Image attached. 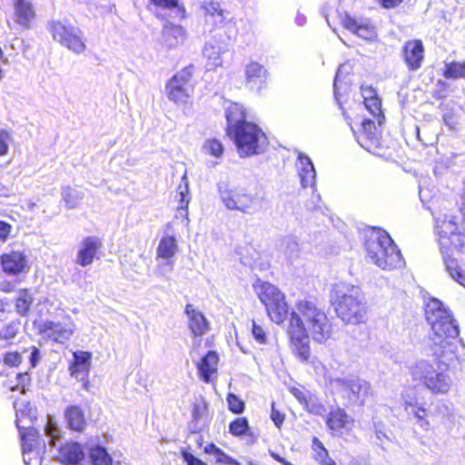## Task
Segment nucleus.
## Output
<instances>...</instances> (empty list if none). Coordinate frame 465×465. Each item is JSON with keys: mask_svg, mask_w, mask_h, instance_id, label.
Wrapping results in <instances>:
<instances>
[{"mask_svg": "<svg viewBox=\"0 0 465 465\" xmlns=\"http://www.w3.org/2000/svg\"><path fill=\"white\" fill-rule=\"evenodd\" d=\"M252 287L272 322L281 325L290 314L286 334L291 351L301 361L308 362L311 358L310 335L319 343L331 337L333 328L327 312L316 301L302 299L296 302L290 313L286 296L277 286L258 279Z\"/></svg>", "mask_w": 465, "mask_h": 465, "instance_id": "obj_1", "label": "nucleus"}, {"mask_svg": "<svg viewBox=\"0 0 465 465\" xmlns=\"http://www.w3.org/2000/svg\"><path fill=\"white\" fill-rule=\"evenodd\" d=\"M361 95L365 108L372 115L373 119L364 118L361 127L353 131L357 143L366 151L376 154L383 155L387 146L382 139L381 127L385 120L381 110V100L376 89L371 85L361 86Z\"/></svg>", "mask_w": 465, "mask_h": 465, "instance_id": "obj_2", "label": "nucleus"}, {"mask_svg": "<svg viewBox=\"0 0 465 465\" xmlns=\"http://www.w3.org/2000/svg\"><path fill=\"white\" fill-rule=\"evenodd\" d=\"M425 318L431 326L434 334V345L440 350H434L433 355L440 359L445 349L451 345L450 340L459 336V327L451 313L443 307L442 303L431 298L425 306Z\"/></svg>", "mask_w": 465, "mask_h": 465, "instance_id": "obj_3", "label": "nucleus"}, {"mask_svg": "<svg viewBox=\"0 0 465 465\" xmlns=\"http://www.w3.org/2000/svg\"><path fill=\"white\" fill-rule=\"evenodd\" d=\"M365 249L371 262L382 270H395L404 265L400 249L383 229H373L365 242Z\"/></svg>", "mask_w": 465, "mask_h": 465, "instance_id": "obj_4", "label": "nucleus"}, {"mask_svg": "<svg viewBox=\"0 0 465 465\" xmlns=\"http://www.w3.org/2000/svg\"><path fill=\"white\" fill-rule=\"evenodd\" d=\"M331 305L336 316L346 325H360L367 322L368 308L363 294L355 286L345 291L335 290Z\"/></svg>", "mask_w": 465, "mask_h": 465, "instance_id": "obj_5", "label": "nucleus"}, {"mask_svg": "<svg viewBox=\"0 0 465 465\" xmlns=\"http://www.w3.org/2000/svg\"><path fill=\"white\" fill-rule=\"evenodd\" d=\"M448 365L438 363V369L428 361L417 362L411 369V376L420 381L432 394H446L450 389V379L446 373Z\"/></svg>", "mask_w": 465, "mask_h": 465, "instance_id": "obj_6", "label": "nucleus"}, {"mask_svg": "<svg viewBox=\"0 0 465 465\" xmlns=\"http://www.w3.org/2000/svg\"><path fill=\"white\" fill-rule=\"evenodd\" d=\"M203 21L218 45H226L237 34L236 23L224 16V11L218 3L210 2L203 5Z\"/></svg>", "mask_w": 465, "mask_h": 465, "instance_id": "obj_7", "label": "nucleus"}, {"mask_svg": "<svg viewBox=\"0 0 465 465\" xmlns=\"http://www.w3.org/2000/svg\"><path fill=\"white\" fill-rule=\"evenodd\" d=\"M234 142L241 157H249L262 151V143L266 140L265 134L254 123L250 122L226 133Z\"/></svg>", "mask_w": 465, "mask_h": 465, "instance_id": "obj_8", "label": "nucleus"}, {"mask_svg": "<svg viewBox=\"0 0 465 465\" xmlns=\"http://www.w3.org/2000/svg\"><path fill=\"white\" fill-rule=\"evenodd\" d=\"M193 90L192 65L182 68L165 84L167 98L179 107L192 106Z\"/></svg>", "mask_w": 465, "mask_h": 465, "instance_id": "obj_9", "label": "nucleus"}, {"mask_svg": "<svg viewBox=\"0 0 465 465\" xmlns=\"http://www.w3.org/2000/svg\"><path fill=\"white\" fill-rule=\"evenodd\" d=\"M49 29L54 40L74 52L82 54L86 50V39L79 27L66 21H52Z\"/></svg>", "mask_w": 465, "mask_h": 465, "instance_id": "obj_10", "label": "nucleus"}, {"mask_svg": "<svg viewBox=\"0 0 465 465\" xmlns=\"http://www.w3.org/2000/svg\"><path fill=\"white\" fill-rule=\"evenodd\" d=\"M402 406L405 411L411 410L417 424L425 430L430 428L431 422L441 421L447 416L448 411L445 404L433 401L418 403L416 401L409 400L404 401Z\"/></svg>", "mask_w": 465, "mask_h": 465, "instance_id": "obj_11", "label": "nucleus"}, {"mask_svg": "<svg viewBox=\"0 0 465 465\" xmlns=\"http://www.w3.org/2000/svg\"><path fill=\"white\" fill-rule=\"evenodd\" d=\"M438 242L442 254H459L465 250V233L458 231L450 221H442L438 225Z\"/></svg>", "mask_w": 465, "mask_h": 465, "instance_id": "obj_12", "label": "nucleus"}, {"mask_svg": "<svg viewBox=\"0 0 465 465\" xmlns=\"http://www.w3.org/2000/svg\"><path fill=\"white\" fill-rule=\"evenodd\" d=\"M341 26L352 35L367 42L378 40V32L374 23L369 18H359L348 13L340 15Z\"/></svg>", "mask_w": 465, "mask_h": 465, "instance_id": "obj_13", "label": "nucleus"}, {"mask_svg": "<svg viewBox=\"0 0 465 465\" xmlns=\"http://www.w3.org/2000/svg\"><path fill=\"white\" fill-rule=\"evenodd\" d=\"M401 55L407 69L411 72L421 68L425 61V47L421 39H409L401 46Z\"/></svg>", "mask_w": 465, "mask_h": 465, "instance_id": "obj_14", "label": "nucleus"}, {"mask_svg": "<svg viewBox=\"0 0 465 465\" xmlns=\"http://www.w3.org/2000/svg\"><path fill=\"white\" fill-rule=\"evenodd\" d=\"M269 73L267 69L258 62H250L244 68V84L253 92L261 93L267 88Z\"/></svg>", "mask_w": 465, "mask_h": 465, "instance_id": "obj_15", "label": "nucleus"}, {"mask_svg": "<svg viewBox=\"0 0 465 465\" xmlns=\"http://www.w3.org/2000/svg\"><path fill=\"white\" fill-rule=\"evenodd\" d=\"M353 422V419L341 407L331 409L325 420L326 427L333 437H341L349 432Z\"/></svg>", "mask_w": 465, "mask_h": 465, "instance_id": "obj_16", "label": "nucleus"}, {"mask_svg": "<svg viewBox=\"0 0 465 465\" xmlns=\"http://www.w3.org/2000/svg\"><path fill=\"white\" fill-rule=\"evenodd\" d=\"M184 313L187 316L188 329L194 339L203 337L210 331V322L194 305L187 303Z\"/></svg>", "mask_w": 465, "mask_h": 465, "instance_id": "obj_17", "label": "nucleus"}, {"mask_svg": "<svg viewBox=\"0 0 465 465\" xmlns=\"http://www.w3.org/2000/svg\"><path fill=\"white\" fill-rule=\"evenodd\" d=\"M222 199L228 209L247 213L254 204L255 199L244 189L229 190L223 193Z\"/></svg>", "mask_w": 465, "mask_h": 465, "instance_id": "obj_18", "label": "nucleus"}, {"mask_svg": "<svg viewBox=\"0 0 465 465\" xmlns=\"http://www.w3.org/2000/svg\"><path fill=\"white\" fill-rule=\"evenodd\" d=\"M2 272L9 276H18L28 269L26 257L17 251H11L0 255Z\"/></svg>", "mask_w": 465, "mask_h": 465, "instance_id": "obj_19", "label": "nucleus"}, {"mask_svg": "<svg viewBox=\"0 0 465 465\" xmlns=\"http://www.w3.org/2000/svg\"><path fill=\"white\" fill-rule=\"evenodd\" d=\"M103 242L96 236H88L83 239L76 255V262L83 266H88L93 263L94 259L98 258Z\"/></svg>", "mask_w": 465, "mask_h": 465, "instance_id": "obj_20", "label": "nucleus"}, {"mask_svg": "<svg viewBox=\"0 0 465 465\" xmlns=\"http://www.w3.org/2000/svg\"><path fill=\"white\" fill-rule=\"evenodd\" d=\"M85 458V452L81 443L65 441L57 450L56 460L63 465H78Z\"/></svg>", "mask_w": 465, "mask_h": 465, "instance_id": "obj_21", "label": "nucleus"}, {"mask_svg": "<svg viewBox=\"0 0 465 465\" xmlns=\"http://www.w3.org/2000/svg\"><path fill=\"white\" fill-rule=\"evenodd\" d=\"M13 7L15 23L24 30L31 29L37 17L33 3L30 0H14Z\"/></svg>", "mask_w": 465, "mask_h": 465, "instance_id": "obj_22", "label": "nucleus"}, {"mask_svg": "<svg viewBox=\"0 0 465 465\" xmlns=\"http://www.w3.org/2000/svg\"><path fill=\"white\" fill-rule=\"evenodd\" d=\"M21 436V447L24 454L35 451L43 454L45 451L46 444L40 432L33 428H19Z\"/></svg>", "mask_w": 465, "mask_h": 465, "instance_id": "obj_23", "label": "nucleus"}, {"mask_svg": "<svg viewBox=\"0 0 465 465\" xmlns=\"http://www.w3.org/2000/svg\"><path fill=\"white\" fill-rule=\"evenodd\" d=\"M341 386L346 391L350 400L362 406L365 401L372 396V389L368 381L357 380H347L341 381Z\"/></svg>", "mask_w": 465, "mask_h": 465, "instance_id": "obj_24", "label": "nucleus"}, {"mask_svg": "<svg viewBox=\"0 0 465 465\" xmlns=\"http://www.w3.org/2000/svg\"><path fill=\"white\" fill-rule=\"evenodd\" d=\"M92 363V353L86 351L73 352V359L68 364V371L72 377L86 379Z\"/></svg>", "mask_w": 465, "mask_h": 465, "instance_id": "obj_25", "label": "nucleus"}, {"mask_svg": "<svg viewBox=\"0 0 465 465\" xmlns=\"http://www.w3.org/2000/svg\"><path fill=\"white\" fill-rule=\"evenodd\" d=\"M64 418L69 430L82 433L87 426V418L82 406L70 404L64 411Z\"/></svg>", "mask_w": 465, "mask_h": 465, "instance_id": "obj_26", "label": "nucleus"}, {"mask_svg": "<svg viewBox=\"0 0 465 465\" xmlns=\"http://www.w3.org/2000/svg\"><path fill=\"white\" fill-rule=\"evenodd\" d=\"M38 332L54 342L61 343L69 339L73 330L64 327L61 323L45 321L39 324Z\"/></svg>", "mask_w": 465, "mask_h": 465, "instance_id": "obj_27", "label": "nucleus"}, {"mask_svg": "<svg viewBox=\"0 0 465 465\" xmlns=\"http://www.w3.org/2000/svg\"><path fill=\"white\" fill-rule=\"evenodd\" d=\"M219 355L215 351H209L197 362L200 379L205 383L211 382L217 373Z\"/></svg>", "mask_w": 465, "mask_h": 465, "instance_id": "obj_28", "label": "nucleus"}, {"mask_svg": "<svg viewBox=\"0 0 465 465\" xmlns=\"http://www.w3.org/2000/svg\"><path fill=\"white\" fill-rule=\"evenodd\" d=\"M225 118V134L233 130L237 126H241L251 122L247 120V112L244 106L236 102L231 103L227 107Z\"/></svg>", "mask_w": 465, "mask_h": 465, "instance_id": "obj_29", "label": "nucleus"}, {"mask_svg": "<svg viewBox=\"0 0 465 465\" xmlns=\"http://www.w3.org/2000/svg\"><path fill=\"white\" fill-rule=\"evenodd\" d=\"M34 302L35 298L31 289H20L14 300L15 312L22 317L28 316L31 312Z\"/></svg>", "mask_w": 465, "mask_h": 465, "instance_id": "obj_30", "label": "nucleus"}, {"mask_svg": "<svg viewBox=\"0 0 465 465\" xmlns=\"http://www.w3.org/2000/svg\"><path fill=\"white\" fill-rule=\"evenodd\" d=\"M162 36L169 48L175 47L185 36V30L179 25L166 22L162 30Z\"/></svg>", "mask_w": 465, "mask_h": 465, "instance_id": "obj_31", "label": "nucleus"}, {"mask_svg": "<svg viewBox=\"0 0 465 465\" xmlns=\"http://www.w3.org/2000/svg\"><path fill=\"white\" fill-rule=\"evenodd\" d=\"M178 251L176 239L173 235H164L160 239L156 248V258L163 260L173 259Z\"/></svg>", "mask_w": 465, "mask_h": 465, "instance_id": "obj_32", "label": "nucleus"}, {"mask_svg": "<svg viewBox=\"0 0 465 465\" xmlns=\"http://www.w3.org/2000/svg\"><path fill=\"white\" fill-rule=\"evenodd\" d=\"M228 432L234 438L252 437L250 422L247 417L238 416L228 424Z\"/></svg>", "mask_w": 465, "mask_h": 465, "instance_id": "obj_33", "label": "nucleus"}, {"mask_svg": "<svg viewBox=\"0 0 465 465\" xmlns=\"http://www.w3.org/2000/svg\"><path fill=\"white\" fill-rule=\"evenodd\" d=\"M312 458L320 465H336L334 460L330 457L328 450L317 437L312 439Z\"/></svg>", "mask_w": 465, "mask_h": 465, "instance_id": "obj_34", "label": "nucleus"}, {"mask_svg": "<svg viewBox=\"0 0 465 465\" xmlns=\"http://www.w3.org/2000/svg\"><path fill=\"white\" fill-rule=\"evenodd\" d=\"M203 452L208 455H213L215 457V461L218 464L241 465L240 461L228 455L223 450H222L213 442L208 443L203 448Z\"/></svg>", "mask_w": 465, "mask_h": 465, "instance_id": "obj_35", "label": "nucleus"}, {"mask_svg": "<svg viewBox=\"0 0 465 465\" xmlns=\"http://www.w3.org/2000/svg\"><path fill=\"white\" fill-rule=\"evenodd\" d=\"M455 254H443L444 264L450 277L465 287V272L460 269L457 260L453 257Z\"/></svg>", "mask_w": 465, "mask_h": 465, "instance_id": "obj_36", "label": "nucleus"}, {"mask_svg": "<svg viewBox=\"0 0 465 465\" xmlns=\"http://www.w3.org/2000/svg\"><path fill=\"white\" fill-rule=\"evenodd\" d=\"M221 53V46H218V50H216L213 44H208L204 46L203 56L206 59V67L208 70H215L216 68L223 66Z\"/></svg>", "mask_w": 465, "mask_h": 465, "instance_id": "obj_37", "label": "nucleus"}, {"mask_svg": "<svg viewBox=\"0 0 465 465\" xmlns=\"http://www.w3.org/2000/svg\"><path fill=\"white\" fill-rule=\"evenodd\" d=\"M442 74L445 78L451 80L465 78V62L451 61L445 63Z\"/></svg>", "mask_w": 465, "mask_h": 465, "instance_id": "obj_38", "label": "nucleus"}, {"mask_svg": "<svg viewBox=\"0 0 465 465\" xmlns=\"http://www.w3.org/2000/svg\"><path fill=\"white\" fill-rule=\"evenodd\" d=\"M150 5L156 8L174 9L179 19L186 17L185 7L180 3V0H150Z\"/></svg>", "mask_w": 465, "mask_h": 465, "instance_id": "obj_39", "label": "nucleus"}, {"mask_svg": "<svg viewBox=\"0 0 465 465\" xmlns=\"http://www.w3.org/2000/svg\"><path fill=\"white\" fill-rule=\"evenodd\" d=\"M90 460L93 465H112L113 459L107 450L99 445L90 449Z\"/></svg>", "mask_w": 465, "mask_h": 465, "instance_id": "obj_40", "label": "nucleus"}, {"mask_svg": "<svg viewBox=\"0 0 465 465\" xmlns=\"http://www.w3.org/2000/svg\"><path fill=\"white\" fill-rule=\"evenodd\" d=\"M202 148L205 154L214 158H221L224 152L223 144L218 138L206 139Z\"/></svg>", "mask_w": 465, "mask_h": 465, "instance_id": "obj_41", "label": "nucleus"}, {"mask_svg": "<svg viewBox=\"0 0 465 465\" xmlns=\"http://www.w3.org/2000/svg\"><path fill=\"white\" fill-rule=\"evenodd\" d=\"M301 163L302 167L299 173L301 183L303 187H306L308 184L312 183L315 178V170L312 163L309 158H302Z\"/></svg>", "mask_w": 465, "mask_h": 465, "instance_id": "obj_42", "label": "nucleus"}, {"mask_svg": "<svg viewBox=\"0 0 465 465\" xmlns=\"http://www.w3.org/2000/svg\"><path fill=\"white\" fill-rule=\"evenodd\" d=\"M227 407L230 412L240 415L245 411V402L238 395L229 392L226 395Z\"/></svg>", "mask_w": 465, "mask_h": 465, "instance_id": "obj_43", "label": "nucleus"}, {"mask_svg": "<svg viewBox=\"0 0 465 465\" xmlns=\"http://www.w3.org/2000/svg\"><path fill=\"white\" fill-rule=\"evenodd\" d=\"M183 183L178 186V195H177V203H178V210H182L187 212L189 202H190V193H189V186L186 182L185 176L183 177Z\"/></svg>", "mask_w": 465, "mask_h": 465, "instance_id": "obj_44", "label": "nucleus"}, {"mask_svg": "<svg viewBox=\"0 0 465 465\" xmlns=\"http://www.w3.org/2000/svg\"><path fill=\"white\" fill-rule=\"evenodd\" d=\"M208 415V404L203 397L195 399L193 403L192 416L194 422Z\"/></svg>", "mask_w": 465, "mask_h": 465, "instance_id": "obj_45", "label": "nucleus"}, {"mask_svg": "<svg viewBox=\"0 0 465 465\" xmlns=\"http://www.w3.org/2000/svg\"><path fill=\"white\" fill-rule=\"evenodd\" d=\"M31 381L30 375L27 372H20L16 375V383L13 384L12 381L7 382L5 385L11 391L25 392Z\"/></svg>", "mask_w": 465, "mask_h": 465, "instance_id": "obj_46", "label": "nucleus"}, {"mask_svg": "<svg viewBox=\"0 0 465 465\" xmlns=\"http://www.w3.org/2000/svg\"><path fill=\"white\" fill-rule=\"evenodd\" d=\"M449 84L442 80H438L435 85V89L432 92V97L435 100H443L448 95Z\"/></svg>", "mask_w": 465, "mask_h": 465, "instance_id": "obj_47", "label": "nucleus"}, {"mask_svg": "<svg viewBox=\"0 0 465 465\" xmlns=\"http://www.w3.org/2000/svg\"><path fill=\"white\" fill-rule=\"evenodd\" d=\"M4 363L10 367H18L22 362V356L18 351H9L4 355Z\"/></svg>", "mask_w": 465, "mask_h": 465, "instance_id": "obj_48", "label": "nucleus"}, {"mask_svg": "<svg viewBox=\"0 0 465 465\" xmlns=\"http://www.w3.org/2000/svg\"><path fill=\"white\" fill-rule=\"evenodd\" d=\"M180 453L187 465H208L205 461L192 454L187 449H182Z\"/></svg>", "mask_w": 465, "mask_h": 465, "instance_id": "obj_49", "label": "nucleus"}, {"mask_svg": "<svg viewBox=\"0 0 465 465\" xmlns=\"http://www.w3.org/2000/svg\"><path fill=\"white\" fill-rule=\"evenodd\" d=\"M252 335L255 341L260 344H265L267 342V336L262 326L252 322Z\"/></svg>", "mask_w": 465, "mask_h": 465, "instance_id": "obj_50", "label": "nucleus"}, {"mask_svg": "<svg viewBox=\"0 0 465 465\" xmlns=\"http://www.w3.org/2000/svg\"><path fill=\"white\" fill-rule=\"evenodd\" d=\"M271 419L273 421L274 425L280 429L285 420L284 413L281 412L278 409H276L275 403H272L271 407Z\"/></svg>", "mask_w": 465, "mask_h": 465, "instance_id": "obj_51", "label": "nucleus"}, {"mask_svg": "<svg viewBox=\"0 0 465 465\" xmlns=\"http://www.w3.org/2000/svg\"><path fill=\"white\" fill-rule=\"evenodd\" d=\"M17 331L12 325H6L0 330V340H10L16 336Z\"/></svg>", "mask_w": 465, "mask_h": 465, "instance_id": "obj_52", "label": "nucleus"}, {"mask_svg": "<svg viewBox=\"0 0 465 465\" xmlns=\"http://www.w3.org/2000/svg\"><path fill=\"white\" fill-rule=\"evenodd\" d=\"M10 136L6 132H0V156L5 155L8 152V142Z\"/></svg>", "mask_w": 465, "mask_h": 465, "instance_id": "obj_53", "label": "nucleus"}, {"mask_svg": "<svg viewBox=\"0 0 465 465\" xmlns=\"http://www.w3.org/2000/svg\"><path fill=\"white\" fill-rule=\"evenodd\" d=\"M442 120L444 124L447 125L450 130L456 129L457 122L452 113L444 114L442 115Z\"/></svg>", "mask_w": 465, "mask_h": 465, "instance_id": "obj_54", "label": "nucleus"}, {"mask_svg": "<svg viewBox=\"0 0 465 465\" xmlns=\"http://www.w3.org/2000/svg\"><path fill=\"white\" fill-rule=\"evenodd\" d=\"M11 225L4 221H0V239L5 240L11 232Z\"/></svg>", "mask_w": 465, "mask_h": 465, "instance_id": "obj_55", "label": "nucleus"}, {"mask_svg": "<svg viewBox=\"0 0 465 465\" xmlns=\"http://www.w3.org/2000/svg\"><path fill=\"white\" fill-rule=\"evenodd\" d=\"M291 392L299 401V402H301V403L307 402V395L300 389L292 388L291 390Z\"/></svg>", "mask_w": 465, "mask_h": 465, "instance_id": "obj_56", "label": "nucleus"}, {"mask_svg": "<svg viewBox=\"0 0 465 465\" xmlns=\"http://www.w3.org/2000/svg\"><path fill=\"white\" fill-rule=\"evenodd\" d=\"M342 114L344 115V117L347 119L349 124L351 126V124L360 120V116L357 114H354V113H351L349 111H346L344 108H342Z\"/></svg>", "mask_w": 465, "mask_h": 465, "instance_id": "obj_57", "label": "nucleus"}, {"mask_svg": "<svg viewBox=\"0 0 465 465\" xmlns=\"http://www.w3.org/2000/svg\"><path fill=\"white\" fill-rule=\"evenodd\" d=\"M0 291L4 293H12L15 291V285L10 281H5L0 284Z\"/></svg>", "mask_w": 465, "mask_h": 465, "instance_id": "obj_58", "label": "nucleus"}, {"mask_svg": "<svg viewBox=\"0 0 465 465\" xmlns=\"http://www.w3.org/2000/svg\"><path fill=\"white\" fill-rule=\"evenodd\" d=\"M271 456L272 458L280 462L281 464L282 465H292L290 461H288L287 460H285L283 457L280 456L278 453L276 452H272L271 453Z\"/></svg>", "mask_w": 465, "mask_h": 465, "instance_id": "obj_59", "label": "nucleus"}, {"mask_svg": "<svg viewBox=\"0 0 465 465\" xmlns=\"http://www.w3.org/2000/svg\"><path fill=\"white\" fill-rule=\"evenodd\" d=\"M55 426L54 424H53L52 422H48L47 425L45 426V433L52 437V438H54L55 437V434H54V431H55Z\"/></svg>", "mask_w": 465, "mask_h": 465, "instance_id": "obj_60", "label": "nucleus"}, {"mask_svg": "<svg viewBox=\"0 0 465 465\" xmlns=\"http://www.w3.org/2000/svg\"><path fill=\"white\" fill-rule=\"evenodd\" d=\"M38 353H39L38 349L36 347H34L33 351H32V353H31V362H32L33 366L35 365V361H36V359L38 357Z\"/></svg>", "mask_w": 465, "mask_h": 465, "instance_id": "obj_61", "label": "nucleus"}, {"mask_svg": "<svg viewBox=\"0 0 465 465\" xmlns=\"http://www.w3.org/2000/svg\"><path fill=\"white\" fill-rule=\"evenodd\" d=\"M196 444L198 448H202L203 445V437L201 434L197 435Z\"/></svg>", "mask_w": 465, "mask_h": 465, "instance_id": "obj_62", "label": "nucleus"}, {"mask_svg": "<svg viewBox=\"0 0 465 465\" xmlns=\"http://www.w3.org/2000/svg\"><path fill=\"white\" fill-rule=\"evenodd\" d=\"M5 56L2 48L0 47V63L4 62Z\"/></svg>", "mask_w": 465, "mask_h": 465, "instance_id": "obj_63", "label": "nucleus"}, {"mask_svg": "<svg viewBox=\"0 0 465 465\" xmlns=\"http://www.w3.org/2000/svg\"><path fill=\"white\" fill-rule=\"evenodd\" d=\"M4 305H5V304H4L3 301H2V300H0V312H1V311H4Z\"/></svg>", "mask_w": 465, "mask_h": 465, "instance_id": "obj_64", "label": "nucleus"}]
</instances>
